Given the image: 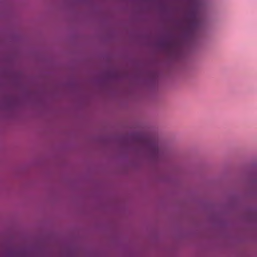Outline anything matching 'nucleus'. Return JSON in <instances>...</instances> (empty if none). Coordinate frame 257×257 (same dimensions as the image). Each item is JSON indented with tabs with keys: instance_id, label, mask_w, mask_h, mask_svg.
<instances>
[{
	"instance_id": "obj_1",
	"label": "nucleus",
	"mask_w": 257,
	"mask_h": 257,
	"mask_svg": "<svg viewBox=\"0 0 257 257\" xmlns=\"http://www.w3.org/2000/svg\"><path fill=\"white\" fill-rule=\"evenodd\" d=\"M147 140L149 142L150 150L151 153L155 156L159 155L160 150L158 144L155 141L151 140L148 138Z\"/></svg>"
},
{
	"instance_id": "obj_2",
	"label": "nucleus",
	"mask_w": 257,
	"mask_h": 257,
	"mask_svg": "<svg viewBox=\"0 0 257 257\" xmlns=\"http://www.w3.org/2000/svg\"><path fill=\"white\" fill-rule=\"evenodd\" d=\"M199 25V21L196 16H192L189 19V26L194 29H197Z\"/></svg>"
}]
</instances>
